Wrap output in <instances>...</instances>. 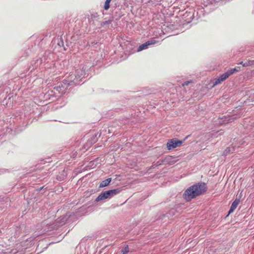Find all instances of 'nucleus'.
I'll return each mask as SVG.
<instances>
[{
  "label": "nucleus",
  "instance_id": "obj_16",
  "mask_svg": "<svg viewBox=\"0 0 254 254\" xmlns=\"http://www.w3.org/2000/svg\"><path fill=\"white\" fill-rule=\"evenodd\" d=\"M111 0H106L105 5H104V9L105 10H108L110 7V2Z\"/></svg>",
  "mask_w": 254,
  "mask_h": 254
},
{
  "label": "nucleus",
  "instance_id": "obj_7",
  "mask_svg": "<svg viewBox=\"0 0 254 254\" xmlns=\"http://www.w3.org/2000/svg\"><path fill=\"white\" fill-rule=\"evenodd\" d=\"M235 151V146H232L227 147L224 151L223 155H227L229 154L233 153Z\"/></svg>",
  "mask_w": 254,
  "mask_h": 254
},
{
  "label": "nucleus",
  "instance_id": "obj_14",
  "mask_svg": "<svg viewBox=\"0 0 254 254\" xmlns=\"http://www.w3.org/2000/svg\"><path fill=\"white\" fill-rule=\"evenodd\" d=\"M222 81H223V80L219 76L218 78L215 79L214 82L213 83V86L218 85L221 83Z\"/></svg>",
  "mask_w": 254,
  "mask_h": 254
},
{
  "label": "nucleus",
  "instance_id": "obj_4",
  "mask_svg": "<svg viewBox=\"0 0 254 254\" xmlns=\"http://www.w3.org/2000/svg\"><path fill=\"white\" fill-rule=\"evenodd\" d=\"M183 143L182 141L178 140L176 139H172L170 140L167 143V148L169 150H171L177 147L180 146Z\"/></svg>",
  "mask_w": 254,
  "mask_h": 254
},
{
  "label": "nucleus",
  "instance_id": "obj_9",
  "mask_svg": "<svg viewBox=\"0 0 254 254\" xmlns=\"http://www.w3.org/2000/svg\"><path fill=\"white\" fill-rule=\"evenodd\" d=\"M66 220H67L66 216H65L62 218H59L57 220V222L59 223L60 225H63V224H64L65 223Z\"/></svg>",
  "mask_w": 254,
  "mask_h": 254
},
{
  "label": "nucleus",
  "instance_id": "obj_18",
  "mask_svg": "<svg viewBox=\"0 0 254 254\" xmlns=\"http://www.w3.org/2000/svg\"><path fill=\"white\" fill-rule=\"evenodd\" d=\"M111 22H112V20H109L108 21H105L104 22H103L102 25H104L105 24H109L111 23Z\"/></svg>",
  "mask_w": 254,
  "mask_h": 254
},
{
  "label": "nucleus",
  "instance_id": "obj_6",
  "mask_svg": "<svg viewBox=\"0 0 254 254\" xmlns=\"http://www.w3.org/2000/svg\"><path fill=\"white\" fill-rule=\"evenodd\" d=\"M240 203V200L239 199H235L231 204V206L230 207V210L228 212V215L232 213L235 209L238 206V204Z\"/></svg>",
  "mask_w": 254,
  "mask_h": 254
},
{
  "label": "nucleus",
  "instance_id": "obj_3",
  "mask_svg": "<svg viewBox=\"0 0 254 254\" xmlns=\"http://www.w3.org/2000/svg\"><path fill=\"white\" fill-rule=\"evenodd\" d=\"M121 191V190L120 189H117L102 192L95 199V201L98 202L107 198H110L114 195L119 194Z\"/></svg>",
  "mask_w": 254,
  "mask_h": 254
},
{
  "label": "nucleus",
  "instance_id": "obj_17",
  "mask_svg": "<svg viewBox=\"0 0 254 254\" xmlns=\"http://www.w3.org/2000/svg\"><path fill=\"white\" fill-rule=\"evenodd\" d=\"M237 118V117H234V116H229V117L226 118L228 122H231L234 121V120L236 119Z\"/></svg>",
  "mask_w": 254,
  "mask_h": 254
},
{
  "label": "nucleus",
  "instance_id": "obj_13",
  "mask_svg": "<svg viewBox=\"0 0 254 254\" xmlns=\"http://www.w3.org/2000/svg\"><path fill=\"white\" fill-rule=\"evenodd\" d=\"M222 81H223V80L219 76L218 78L215 79L214 82L213 83V86L218 85L221 83Z\"/></svg>",
  "mask_w": 254,
  "mask_h": 254
},
{
  "label": "nucleus",
  "instance_id": "obj_19",
  "mask_svg": "<svg viewBox=\"0 0 254 254\" xmlns=\"http://www.w3.org/2000/svg\"><path fill=\"white\" fill-rule=\"evenodd\" d=\"M190 82V81H186L184 82L182 84V85H183V86L188 85Z\"/></svg>",
  "mask_w": 254,
  "mask_h": 254
},
{
  "label": "nucleus",
  "instance_id": "obj_10",
  "mask_svg": "<svg viewBox=\"0 0 254 254\" xmlns=\"http://www.w3.org/2000/svg\"><path fill=\"white\" fill-rule=\"evenodd\" d=\"M254 62L251 61H247L246 62H241L239 64H242L243 66L246 67L249 65H251L253 64Z\"/></svg>",
  "mask_w": 254,
  "mask_h": 254
},
{
  "label": "nucleus",
  "instance_id": "obj_5",
  "mask_svg": "<svg viewBox=\"0 0 254 254\" xmlns=\"http://www.w3.org/2000/svg\"><path fill=\"white\" fill-rule=\"evenodd\" d=\"M156 43V41L154 40H151L150 41H148L147 42H145V43H143L140 45L139 47L138 48L137 50V52H140L143 50L146 49L148 48L149 46L153 45Z\"/></svg>",
  "mask_w": 254,
  "mask_h": 254
},
{
  "label": "nucleus",
  "instance_id": "obj_21",
  "mask_svg": "<svg viewBox=\"0 0 254 254\" xmlns=\"http://www.w3.org/2000/svg\"><path fill=\"white\" fill-rule=\"evenodd\" d=\"M250 98H251L252 101H254V93L253 94V95L250 97Z\"/></svg>",
  "mask_w": 254,
  "mask_h": 254
},
{
  "label": "nucleus",
  "instance_id": "obj_11",
  "mask_svg": "<svg viewBox=\"0 0 254 254\" xmlns=\"http://www.w3.org/2000/svg\"><path fill=\"white\" fill-rule=\"evenodd\" d=\"M230 75V74L229 73V72L227 71L226 72L221 74L220 76V77L224 81L225 79H226Z\"/></svg>",
  "mask_w": 254,
  "mask_h": 254
},
{
  "label": "nucleus",
  "instance_id": "obj_2",
  "mask_svg": "<svg viewBox=\"0 0 254 254\" xmlns=\"http://www.w3.org/2000/svg\"><path fill=\"white\" fill-rule=\"evenodd\" d=\"M85 73V69H83V67L76 69L74 73L71 74L64 80V83L68 86L79 84L84 77Z\"/></svg>",
  "mask_w": 254,
  "mask_h": 254
},
{
  "label": "nucleus",
  "instance_id": "obj_15",
  "mask_svg": "<svg viewBox=\"0 0 254 254\" xmlns=\"http://www.w3.org/2000/svg\"><path fill=\"white\" fill-rule=\"evenodd\" d=\"M239 68H240L239 67H238V68L235 67L234 68H232V69L228 70V72L231 75L232 74H233L235 72L238 71L239 70Z\"/></svg>",
  "mask_w": 254,
  "mask_h": 254
},
{
  "label": "nucleus",
  "instance_id": "obj_20",
  "mask_svg": "<svg viewBox=\"0 0 254 254\" xmlns=\"http://www.w3.org/2000/svg\"><path fill=\"white\" fill-rule=\"evenodd\" d=\"M123 251H124V252H125L127 254L129 252L128 246H126L124 248V250Z\"/></svg>",
  "mask_w": 254,
  "mask_h": 254
},
{
  "label": "nucleus",
  "instance_id": "obj_22",
  "mask_svg": "<svg viewBox=\"0 0 254 254\" xmlns=\"http://www.w3.org/2000/svg\"><path fill=\"white\" fill-rule=\"evenodd\" d=\"M122 254H127V253L124 252V251H122Z\"/></svg>",
  "mask_w": 254,
  "mask_h": 254
},
{
  "label": "nucleus",
  "instance_id": "obj_8",
  "mask_svg": "<svg viewBox=\"0 0 254 254\" xmlns=\"http://www.w3.org/2000/svg\"><path fill=\"white\" fill-rule=\"evenodd\" d=\"M112 179L111 178H108L106 180L103 181L99 185L100 188H103L107 186L111 182Z\"/></svg>",
  "mask_w": 254,
  "mask_h": 254
},
{
  "label": "nucleus",
  "instance_id": "obj_12",
  "mask_svg": "<svg viewBox=\"0 0 254 254\" xmlns=\"http://www.w3.org/2000/svg\"><path fill=\"white\" fill-rule=\"evenodd\" d=\"M222 81H223V80L219 76L218 78L215 79L214 82L213 83V86L218 85L221 83Z\"/></svg>",
  "mask_w": 254,
  "mask_h": 254
},
{
  "label": "nucleus",
  "instance_id": "obj_1",
  "mask_svg": "<svg viewBox=\"0 0 254 254\" xmlns=\"http://www.w3.org/2000/svg\"><path fill=\"white\" fill-rule=\"evenodd\" d=\"M205 190L206 187L204 183L196 184L191 186L185 191L183 194L184 197L186 200L189 201L195 197L201 194L202 192Z\"/></svg>",
  "mask_w": 254,
  "mask_h": 254
}]
</instances>
